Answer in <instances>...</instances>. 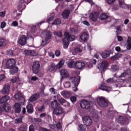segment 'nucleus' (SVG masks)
<instances>
[{
  "label": "nucleus",
  "mask_w": 131,
  "mask_h": 131,
  "mask_svg": "<svg viewBox=\"0 0 131 131\" xmlns=\"http://www.w3.org/2000/svg\"><path fill=\"white\" fill-rule=\"evenodd\" d=\"M27 112L30 114H31L32 112H33V106H32V104H28L27 105Z\"/></svg>",
  "instance_id": "29"
},
{
  "label": "nucleus",
  "mask_w": 131,
  "mask_h": 131,
  "mask_svg": "<svg viewBox=\"0 0 131 131\" xmlns=\"http://www.w3.org/2000/svg\"><path fill=\"white\" fill-rule=\"evenodd\" d=\"M18 131H27V127L26 125H21L18 128Z\"/></svg>",
  "instance_id": "45"
},
{
  "label": "nucleus",
  "mask_w": 131,
  "mask_h": 131,
  "mask_svg": "<svg viewBox=\"0 0 131 131\" xmlns=\"http://www.w3.org/2000/svg\"><path fill=\"white\" fill-rule=\"evenodd\" d=\"M106 81L110 83V82H116L115 86L116 88H122V86H128L131 88V80H119L116 79V78H112L107 79Z\"/></svg>",
  "instance_id": "1"
},
{
  "label": "nucleus",
  "mask_w": 131,
  "mask_h": 131,
  "mask_svg": "<svg viewBox=\"0 0 131 131\" xmlns=\"http://www.w3.org/2000/svg\"><path fill=\"white\" fill-rule=\"evenodd\" d=\"M107 18L108 15L105 13H103L100 16V19L101 20V21H103V20H106V19H107Z\"/></svg>",
  "instance_id": "41"
},
{
  "label": "nucleus",
  "mask_w": 131,
  "mask_h": 131,
  "mask_svg": "<svg viewBox=\"0 0 131 131\" xmlns=\"http://www.w3.org/2000/svg\"><path fill=\"white\" fill-rule=\"evenodd\" d=\"M48 42V40L43 38V40H42L41 46H46V45H47Z\"/></svg>",
  "instance_id": "53"
},
{
  "label": "nucleus",
  "mask_w": 131,
  "mask_h": 131,
  "mask_svg": "<svg viewBox=\"0 0 131 131\" xmlns=\"http://www.w3.org/2000/svg\"><path fill=\"white\" fill-rule=\"evenodd\" d=\"M85 66L84 62L78 61L75 63V68L77 69H82Z\"/></svg>",
  "instance_id": "16"
},
{
  "label": "nucleus",
  "mask_w": 131,
  "mask_h": 131,
  "mask_svg": "<svg viewBox=\"0 0 131 131\" xmlns=\"http://www.w3.org/2000/svg\"><path fill=\"white\" fill-rule=\"evenodd\" d=\"M130 73L131 71L130 70H127L126 72L122 73L120 76H119V77H124L125 76H126L127 74H129Z\"/></svg>",
  "instance_id": "38"
},
{
  "label": "nucleus",
  "mask_w": 131,
  "mask_h": 131,
  "mask_svg": "<svg viewBox=\"0 0 131 131\" xmlns=\"http://www.w3.org/2000/svg\"><path fill=\"white\" fill-rule=\"evenodd\" d=\"M108 67V62L107 61H103L98 66V68L101 71L103 72L106 68Z\"/></svg>",
  "instance_id": "11"
},
{
  "label": "nucleus",
  "mask_w": 131,
  "mask_h": 131,
  "mask_svg": "<svg viewBox=\"0 0 131 131\" xmlns=\"http://www.w3.org/2000/svg\"><path fill=\"white\" fill-rule=\"evenodd\" d=\"M70 14V11L68 10H66L62 14V16L63 18H68Z\"/></svg>",
  "instance_id": "34"
},
{
  "label": "nucleus",
  "mask_w": 131,
  "mask_h": 131,
  "mask_svg": "<svg viewBox=\"0 0 131 131\" xmlns=\"http://www.w3.org/2000/svg\"><path fill=\"white\" fill-rule=\"evenodd\" d=\"M54 20V15H51L47 20V22H48V23H50V22H51V21H53Z\"/></svg>",
  "instance_id": "54"
},
{
  "label": "nucleus",
  "mask_w": 131,
  "mask_h": 131,
  "mask_svg": "<svg viewBox=\"0 0 131 131\" xmlns=\"http://www.w3.org/2000/svg\"><path fill=\"white\" fill-rule=\"evenodd\" d=\"M54 114L55 115H60V114H62L63 113V110L62 109V107L59 106L56 108H55L53 111Z\"/></svg>",
  "instance_id": "15"
},
{
  "label": "nucleus",
  "mask_w": 131,
  "mask_h": 131,
  "mask_svg": "<svg viewBox=\"0 0 131 131\" xmlns=\"http://www.w3.org/2000/svg\"><path fill=\"white\" fill-rule=\"evenodd\" d=\"M80 80V77L77 76V77H71L70 79V82H66L64 83L63 85L64 88L68 89L69 88H72L73 89L75 86L78 85L79 81Z\"/></svg>",
  "instance_id": "2"
},
{
  "label": "nucleus",
  "mask_w": 131,
  "mask_h": 131,
  "mask_svg": "<svg viewBox=\"0 0 131 131\" xmlns=\"http://www.w3.org/2000/svg\"><path fill=\"white\" fill-rule=\"evenodd\" d=\"M125 46H126V49L128 50H130L131 49V37L128 36L127 40V43H126Z\"/></svg>",
  "instance_id": "30"
},
{
  "label": "nucleus",
  "mask_w": 131,
  "mask_h": 131,
  "mask_svg": "<svg viewBox=\"0 0 131 131\" xmlns=\"http://www.w3.org/2000/svg\"><path fill=\"white\" fill-rule=\"evenodd\" d=\"M51 106L52 108H57L58 107H59L60 104L58 103V101H57V100L55 99L52 102Z\"/></svg>",
  "instance_id": "32"
},
{
  "label": "nucleus",
  "mask_w": 131,
  "mask_h": 131,
  "mask_svg": "<svg viewBox=\"0 0 131 131\" xmlns=\"http://www.w3.org/2000/svg\"><path fill=\"white\" fill-rule=\"evenodd\" d=\"M51 32L49 30H46L42 33V37L44 39L49 40V39H51Z\"/></svg>",
  "instance_id": "10"
},
{
  "label": "nucleus",
  "mask_w": 131,
  "mask_h": 131,
  "mask_svg": "<svg viewBox=\"0 0 131 131\" xmlns=\"http://www.w3.org/2000/svg\"><path fill=\"white\" fill-rule=\"evenodd\" d=\"M86 127L84 125L80 124L78 126V130L79 131H85Z\"/></svg>",
  "instance_id": "44"
},
{
  "label": "nucleus",
  "mask_w": 131,
  "mask_h": 131,
  "mask_svg": "<svg viewBox=\"0 0 131 131\" xmlns=\"http://www.w3.org/2000/svg\"><path fill=\"white\" fill-rule=\"evenodd\" d=\"M117 120H118L121 124H123V123H124V119L122 116H119L117 118Z\"/></svg>",
  "instance_id": "43"
},
{
  "label": "nucleus",
  "mask_w": 131,
  "mask_h": 131,
  "mask_svg": "<svg viewBox=\"0 0 131 131\" xmlns=\"http://www.w3.org/2000/svg\"><path fill=\"white\" fill-rule=\"evenodd\" d=\"M25 53L26 55H28L36 56V55H37V53H36V52L34 51L26 50Z\"/></svg>",
  "instance_id": "28"
},
{
  "label": "nucleus",
  "mask_w": 131,
  "mask_h": 131,
  "mask_svg": "<svg viewBox=\"0 0 131 131\" xmlns=\"http://www.w3.org/2000/svg\"><path fill=\"white\" fill-rule=\"evenodd\" d=\"M10 100V96L8 95H6L2 97L0 99V104H2V103H5L7 102V101H9Z\"/></svg>",
  "instance_id": "23"
},
{
  "label": "nucleus",
  "mask_w": 131,
  "mask_h": 131,
  "mask_svg": "<svg viewBox=\"0 0 131 131\" xmlns=\"http://www.w3.org/2000/svg\"><path fill=\"white\" fill-rule=\"evenodd\" d=\"M14 98L15 100H17V101H19L20 100H21L23 101L22 103L24 102V98H23V96H22V94L20 93H17L14 95Z\"/></svg>",
  "instance_id": "18"
},
{
  "label": "nucleus",
  "mask_w": 131,
  "mask_h": 131,
  "mask_svg": "<svg viewBox=\"0 0 131 131\" xmlns=\"http://www.w3.org/2000/svg\"><path fill=\"white\" fill-rule=\"evenodd\" d=\"M26 40H27L26 36L23 35L18 40V43L20 46H24L25 45H26Z\"/></svg>",
  "instance_id": "14"
},
{
  "label": "nucleus",
  "mask_w": 131,
  "mask_h": 131,
  "mask_svg": "<svg viewBox=\"0 0 131 131\" xmlns=\"http://www.w3.org/2000/svg\"><path fill=\"white\" fill-rule=\"evenodd\" d=\"M70 100L72 103H74V102H76V97L72 96L71 97Z\"/></svg>",
  "instance_id": "58"
},
{
  "label": "nucleus",
  "mask_w": 131,
  "mask_h": 131,
  "mask_svg": "<svg viewBox=\"0 0 131 131\" xmlns=\"http://www.w3.org/2000/svg\"><path fill=\"white\" fill-rule=\"evenodd\" d=\"M97 60L96 59L92 60L90 63H87L88 68H93V64H96Z\"/></svg>",
  "instance_id": "35"
},
{
  "label": "nucleus",
  "mask_w": 131,
  "mask_h": 131,
  "mask_svg": "<svg viewBox=\"0 0 131 131\" xmlns=\"http://www.w3.org/2000/svg\"><path fill=\"white\" fill-rule=\"evenodd\" d=\"M39 62H38V61L35 62L32 66L33 73L35 74H37V73H38V71H39Z\"/></svg>",
  "instance_id": "9"
},
{
  "label": "nucleus",
  "mask_w": 131,
  "mask_h": 131,
  "mask_svg": "<svg viewBox=\"0 0 131 131\" xmlns=\"http://www.w3.org/2000/svg\"><path fill=\"white\" fill-rule=\"evenodd\" d=\"M64 36H65V38H67L69 41H73L75 39V36L74 35H70L68 32H65Z\"/></svg>",
  "instance_id": "13"
},
{
  "label": "nucleus",
  "mask_w": 131,
  "mask_h": 131,
  "mask_svg": "<svg viewBox=\"0 0 131 131\" xmlns=\"http://www.w3.org/2000/svg\"><path fill=\"white\" fill-rule=\"evenodd\" d=\"M2 108L4 109V111H5L6 112H10L11 111V106L9 104H6L2 107Z\"/></svg>",
  "instance_id": "31"
},
{
  "label": "nucleus",
  "mask_w": 131,
  "mask_h": 131,
  "mask_svg": "<svg viewBox=\"0 0 131 131\" xmlns=\"http://www.w3.org/2000/svg\"><path fill=\"white\" fill-rule=\"evenodd\" d=\"M64 64H65V61H64V60H60L56 65V69H60V68H62V67L64 66Z\"/></svg>",
  "instance_id": "27"
},
{
  "label": "nucleus",
  "mask_w": 131,
  "mask_h": 131,
  "mask_svg": "<svg viewBox=\"0 0 131 131\" xmlns=\"http://www.w3.org/2000/svg\"><path fill=\"white\" fill-rule=\"evenodd\" d=\"M82 52V50L79 47H76L73 52V55H75L76 54H79Z\"/></svg>",
  "instance_id": "33"
},
{
  "label": "nucleus",
  "mask_w": 131,
  "mask_h": 131,
  "mask_svg": "<svg viewBox=\"0 0 131 131\" xmlns=\"http://www.w3.org/2000/svg\"><path fill=\"white\" fill-rule=\"evenodd\" d=\"M54 35H57L59 37H62V32L58 31V32H54Z\"/></svg>",
  "instance_id": "49"
},
{
  "label": "nucleus",
  "mask_w": 131,
  "mask_h": 131,
  "mask_svg": "<svg viewBox=\"0 0 131 131\" xmlns=\"http://www.w3.org/2000/svg\"><path fill=\"white\" fill-rule=\"evenodd\" d=\"M80 37L82 40L85 41V40H88V34L86 33H83V34L81 35Z\"/></svg>",
  "instance_id": "37"
},
{
  "label": "nucleus",
  "mask_w": 131,
  "mask_h": 131,
  "mask_svg": "<svg viewBox=\"0 0 131 131\" xmlns=\"http://www.w3.org/2000/svg\"><path fill=\"white\" fill-rule=\"evenodd\" d=\"M45 109V106L43 105L40 106L38 110V111H39V112H42V111H43V110Z\"/></svg>",
  "instance_id": "62"
},
{
  "label": "nucleus",
  "mask_w": 131,
  "mask_h": 131,
  "mask_svg": "<svg viewBox=\"0 0 131 131\" xmlns=\"http://www.w3.org/2000/svg\"><path fill=\"white\" fill-rule=\"evenodd\" d=\"M50 92H51V94H53V95H55L56 94H57V90H56L54 88L50 89Z\"/></svg>",
  "instance_id": "52"
},
{
  "label": "nucleus",
  "mask_w": 131,
  "mask_h": 131,
  "mask_svg": "<svg viewBox=\"0 0 131 131\" xmlns=\"http://www.w3.org/2000/svg\"><path fill=\"white\" fill-rule=\"evenodd\" d=\"M120 54H117L115 56H113L111 57V59L112 60H117L118 58H120Z\"/></svg>",
  "instance_id": "51"
},
{
  "label": "nucleus",
  "mask_w": 131,
  "mask_h": 131,
  "mask_svg": "<svg viewBox=\"0 0 131 131\" xmlns=\"http://www.w3.org/2000/svg\"><path fill=\"white\" fill-rule=\"evenodd\" d=\"M61 95L63 96V97H64V98H69V97H70V93L67 91L62 92L61 93Z\"/></svg>",
  "instance_id": "39"
},
{
  "label": "nucleus",
  "mask_w": 131,
  "mask_h": 131,
  "mask_svg": "<svg viewBox=\"0 0 131 131\" xmlns=\"http://www.w3.org/2000/svg\"><path fill=\"white\" fill-rule=\"evenodd\" d=\"M117 37L118 41H122V40H123V38L121 36L118 35Z\"/></svg>",
  "instance_id": "61"
},
{
  "label": "nucleus",
  "mask_w": 131,
  "mask_h": 131,
  "mask_svg": "<svg viewBox=\"0 0 131 131\" xmlns=\"http://www.w3.org/2000/svg\"><path fill=\"white\" fill-rule=\"evenodd\" d=\"M18 80H19V78L14 77L11 79V83H14L16 82V81H18Z\"/></svg>",
  "instance_id": "48"
},
{
  "label": "nucleus",
  "mask_w": 131,
  "mask_h": 131,
  "mask_svg": "<svg viewBox=\"0 0 131 131\" xmlns=\"http://www.w3.org/2000/svg\"><path fill=\"white\" fill-rule=\"evenodd\" d=\"M66 101V100L64 99V98H61L58 99V102L61 104L63 105L65 103V102Z\"/></svg>",
  "instance_id": "50"
},
{
  "label": "nucleus",
  "mask_w": 131,
  "mask_h": 131,
  "mask_svg": "<svg viewBox=\"0 0 131 131\" xmlns=\"http://www.w3.org/2000/svg\"><path fill=\"white\" fill-rule=\"evenodd\" d=\"M9 69H10V74H15V73H17V72H18V68L17 67L13 66L12 67Z\"/></svg>",
  "instance_id": "26"
},
{
  "label": "nucleus",
  "mask_w": 131,
  "mask_h": 131,
  "mask_svg": "<svg viewBox=\"0 0 131 131\" xmlns=\"http://www.w3.org/2000/svg\"><path fill=\"white\" fill-rule=\"evenodd\" d=\"M6 22H5V21L2 22L1 23V28H2V29L5 28L6 27Z\"/></svg>",
  "instance_id": "64"
},
{
  "label": "nucleus",
  "mask_w": 131,
  "mask_h": 131,
  "mask_svg": "<svg viewBox=\"0 0 131 131\" xmlns=\"http://www.w3.org/2000/svg\"><path fill=\"white\" fill-rule=\"evenodd\" d=\"M37 79H38V78L36 76H33L29 78V80H31L33 81H35L36 80H37Z\"/></svg>",
  "instance_id": "56"
},
{
  "label": "nucleus",
  "mask_w": 131,
  "mask_h": 131,
  "mask_svg": "<svg viewBox=\"0 0 131 131\" xmlns=\"http://www.w3.org/2000/svg\"><path fill=\"white\" fill-rule=\"evenodd\" d=\"M48 55L49 57H51L52 59L55 58V54L53 52H49Z\"/></svg>",
  "instance_id": "59"
},
{
  "label": "nucleus",
  "mask_w": 131,
  "mask_h": 131,
  "mask_svg": "<svg viewBox=\"0 0 131 131\" xmlns=\"http://www.w3.org/2000/svg\"><path fill=\"white\" fill-rule=\"evenodd\" d=\"M56 68H57V66H56L55 63H52L50 66H49L47 71L48 72H52V71H54Z\"/></svg>",
  "instance_id": "24"
},
{
  "label": "nucleus",
  "mask_w": 131,
  "mask_h": 131,
  "mask_svg": "<svg viewBox=\"0 0 131 131\" xmlns=\"http://www.w3.org/2000/svg\"><path fill=\"white\" fill-rule=\"evenodd\" d=\"M119 69V68L117 65H113L112 66V71H114V72L117 71V70H118Z\"/></svg>",
  "instance_id": "46"
},
{
  "label": "nucleus",
  "mask_w": 131,
  "mask_h": 131,
  "mask_svg": "<svg viewBox=\"0 0 131 131\" xmlns=\"http://www.w3.org/2000/svg\"><path fill=\"white\" fill-rule=\"evenodd\" d=\"M29 131H34V126L33 125H31L29 126Z\"/></svg>",
  "instance_id": "63"
},
{
  "label": "nucleus",
  "mask_w": 131,
  "mask_h": 131,
  "mask_svg": "<svg viewBox=\"0 0 131 131\" xmlns=\"http://www.w3.org/2000/svg\"><path fill=\"white\" fill-rule=\"evenodd\" d=\"M119 7L122 9H126L127 5L125 4L123 0H118Z\"/></svg>",
  "instance_id": "22"
},
{
  "label": "nucleus",
  "mask_w": 131,
  "mask_h": 131,
  "mask_svg": "<svg viewBox=\"0 0 131 131\" xmlns=\"http://www.w3.org/2000/svg\"><path fill=\"white\" fill-rule=\"evenodd\" d=\"M75 64L76 62L75 61H72L68 63V66L70 68H74V67H75Z\"/></svg>",
  "instance_id": "40"
},
{
  "label": "nucleus",
  "mask_w": 131,
  "mask_h": 131,
  "mask_svg": "<svg viewBox=\"0 0 131 131\" xmlns=\"http://www.w3.org/2000/svg\"><path fill=\"white\" fill-rule=\"evenodd\" d=\"M89 19L93 22H97L99 19V13L97 12H94L90 14Z\"/></svg>",
  "instance_id": "6"
},
{
  "label": "nucleus",
  "mask_w": 131,
  "mask_h": 131,
  "mask_svg": "<svg viewBox=\"0 0 131 131\" xmlns=\"http://www.w3.org/2000/svg\"><path fill=\"white\" fill-rule=\"evenodd\" d=\"M60 74L62 78H66L69 76V73H68V71H67V70L66 69H62L60 71Z\"/></svg>",
  "instance_id": "17"
},
{
  "label": "nucleus",
  "mask_w": 131,
  "mask_h": 131,
  "mask_svg": "<svg viewBox=\"0 0 131 131\" xmlns=\"http://www.w3.org/2000/svg\"><path fill=\"white\" fill-rule=\"evenodd\" d=\"M25 3V1L24 0H19V5L18 6V8L19 9L18 12L20 13H17V16H21V12L26 8V6L24 4Z\"/></svg>",
  "instance_id": "4"
},
{
  "label": "nucleus",
  "mask_w": 131,
  "mask_h": 131,
  "mask_svg": "<svg viewBox=\"0 0 131 131\" xmlns=\"http://www.w3.org/2000/svg\"><path fill=\"white\" fill-rule=\"evenodd\" d=\"M6 11L0 12V17L4 18V17H5V16H6Z\"/></svg>",
  "instance_id": "55"
},
{
  "label": "nucleus",
  "mask_w": 131,
  "mask_h": 131,
  "mask_svg": "<svg viewBox=\"0 0 131 131\" xmlns=\"http://www.w3.org/2000/svg\"><path fill=\"white\" fill-rule=\"evenodd\" d=\"M14 108L16 113H20L21 112V104L16 103L14 104Z\"/></svg>",
  "instance_id": "20"
},
{
  "label": "nucleus",
  "mask_w": 131,
  "mask_h": 131,
  "mask_svg": "<svg viewBox=\"0 0 131 131\" xmlns=\"http://www.w3.org/2000/svg\"><path fill=\"white\" fill-rule=\"evenodd\" d=\"M110 56V52L108 51H105L104 52H103L101 54V56L102 58H107V57H109Z\"/></svg>",
  "instance_id": "36"
},
{
  "label": "nucleus",
  "mask_w": 131,
  "mask_h": 131,
  "mask_svg": "<svg viewBox=\"0 0 131 131\" xmlns=\"http://www.w3.org/2000/svg\"><path fill=\"white\" fill-rule=\"evenodd\" d=\"M100 89L102 90V91H105L106 92H110L112 91V88L109 86H107L105 85H102L100 87Z\"/></svg>",
  "instance_id": "25"
},
{
  "label": "nucleus",
  "mask_w": 131,
  "mask_h": 131,
  "mask_svg": "<svg viewBox=\"0 0 131 131\" xmlns=\"http://www.w3.org/2000/svg\"><path fill=\"white\" fill-rule=\"evenodd\" d=\"M39 98V94L37 93L36 94H34L32 95L31 97H30L29 102H34V101H36Z\"/></svg>",
  "instance_id": "19"
},
{
  "label": "nucleus",
  "mask_w": 131,
  "mask_h": 131,
  "mask_svg": "<svg viewBox=\"0 0 131 131\" xmlns=\"http://www.w3.org/2000/svg\"><path fill=\"white\" fill-rule=\"evenodd\" d=\"M80 106L82 109H89L91 107V103L86 100H83L81 102Z\"/></svg>",
  "instance_id": "12"
},
{
  "label": "nucleus",
  "mask_w": 131,
  "mask_h": 131,
  "mask_svg": "<svg viewBox=\"0 0 131 131\" xmlns=\"http://www.w3.org/2000/svg\"><path fill=\"white\" fill-rule=\"evenodd\" d=\"M116 29H117L116 32H117V34H120L121 32V30L120 29V26H118V27H117Z\"/></svg>",
  "instance_id": "57"
},
{
  "label": "nucleus",
  "mask_w": 131,
  "mask_h": 131,
  "mask_svg": "<svg viewBox=\"0 0 131 131\" xmlns=\"http://www.w3.org/2000/svg\"><path fill=\"white\" fill-rule=\"evenodd\" d=\"M22 118H23V117H20V118L16 119L15 123H21V122H22Z\"/></svg>",
  "instance_id": "47"
},
{
  "label": "nucleus",
  "mask_w": 131,
  "mask_h": 131,
  "mask_svg": "<svg viewBox=\"0 0 131 131\" xmlns=\"http://www.w3.org/2000/svg\"><path fill=\"white\" fill-rule=\"evenodd\" d=\"M61 23H62V22L61 21V19H57L54 20V22L52 23V25H59L61 24Z\"/></svg>",
  "instance_id": "42"
},
{
  "label": "nucleus",
  "mask_w": 131,
  "mask_h": 131,
  "mask_svg": "<svg viewBox=\"0 0 131 131\" xmlns=\"http://www.w3.org/2000/svg\"><path fill=\"white\" fill-rule=\"evenodd\" d=\"M60 55H61V52H60V51L56 50L55 51V56H56V57H60Z\"/></svg>",
  "instance_id": "60"
},
{
  "label": "nucleus",
  "mask_w": 131,
  "mask_h": 131,
  "mask_svg": "<svg viewBox=\"0 0 131 131\" xmlns=\"http://www.w3.org/2000/svg\"><path fill=\"white\" fill-rule=\"evenodd\" d=\"M82 120L84 124L86 125V126L91 125L92 123H93V121L90 116H84L82 118Z\"/></svg>",
  "instance_id": "7"
},
{
  "label": "nucleus",
  "mask_w": 131,
  "mask_h": 131,
  "mask_svg": "<svg viewBox=\"0 0 131 131\" xmlns=\"http://www.w3.org/2000/svg\"><path fill=\"white\" fill-rule=\"evenodd\" d=\"M62 41L63 42V48L68 49L69 46V40L67 38H64L62 39Z\"/></svg>",
  "instance_id": "21"
},
{
  "label": "nucleus",
  "mask_w": 131,
  "mask_h": 131,
  "mask_svg": "<svg viewBox=\"0 0 131 131\" xmlns=\"http://www.w3.org/2000/svg\"><path fill=\"white\" fill-rule=\"evenodd\" d=\"M97 101V104H98V105H99V106L102 108L107 107V106H108V102L105 100V98H104L103 97L98 98Z\"/></svg>",
  "instance_id": "3"
},
{
  "label": "nucleus",
  "mask_w": 131,
  "mask_h": 131,
  "mask_svg": "<svg viewBox=\"0 0 131 131\" xmlns=\"http://www.w3.org/2000/svg\"><path fill=\"white\" fill-rule=\"evenodd\" d=\"M14 65H16V59L13 58L8 59L6 62V67L7 68H12Z\"/></svg>",
  "instance_id": "8"
},
{
  "label": "nucleus",
  "mask_w": 131,
  "mask_h": 131,
  "mask_svg": "<svg viewBox=\"0 0 131 131\" xmlns=\"http://www.w3.org/2000/svg\"><path fill=\"white\" fill-rule=\"evenodd\" d=\"M10 91H11L10 84L7 83L4 85L3 89L1 90V93L3 95H9L10 94Z\"/></svg>",
  "instance_id": "5"
}]
</instances>
